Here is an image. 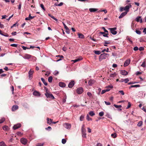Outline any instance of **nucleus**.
<instances>
[{"label": "nucleus", "instance_id": "nucleus-43", "mask_svg": "<svg viewBox=\"0 0 146 146\" xmlns=\"http://www.w3.org/2000/svg\"><path fill=\"white\" fill-rule=\"evenodd\" d=\"M84 118V116L83 115H82L80 117V121H82L83 120Z\"/></svg>", "mask_w": 146, "mask_h": 146}, {"label": "nucleus", "instance_id": "nucleus-36", "mask_svg": "<svg viewBox=\"0 0 146 146\" xmlns=\"http://www.w3.org/2000/svg\"><path fill=\"white\" fill-rule=\"evenodd\" d=\"M126 39L127 40H128L129 41V42H131V43H133V42L131 40V38H130L129 37H127V38H126Z\"/></svg>", "mask_w": 146, "mask_h": 146}, {"label": "nucleus", "instance_id": "nucleus-22", "mask_svg": "<svg viewBox=\"0 0 146 146\" xmlns=\"http://www.w3.org/2000/svg\"><path fill=\"white\" fill-rule=\"evenodd\" d=\"M59 85L61 87H64L66 86L65 83H59Z\"/></svg>", "mask_w": 146, "mask_h": 146}, {"label": "nucleus", "instance_id": "nucleus-39", "mask_svg": "<svg viewBox=\"0 0 146 146\" xmlns=\"http://www.w3.org/2000/svg\"><path fill=\"white\" fill-rule=\"evenodd\" d=\"M106 88L107 89L109 88V89H110V90L112 88H113V86H112V85H110L108 86H107L106 87Z\"/></svg>", "mask_w": 146, "mask_h": 146}, {"label": "nucleus", "instance_id": "nucleus-49", "mask_svg": "<svg viewBox=\"0 0 146 146\" xmlns=\"http://www.w3.org/2000/svg\"><path fill=\"white\" fill-rule=\"evenodd\" d=\"M109 49L108 48H107V50H106V49H104L102 51V52H104L105 51H106L107 52H109Z\"/></svg>", "mask_w": 146, "mask_h": 146}, {"label": "nucleus", "instance_id": "nucleus-59", "mask_svg": "<svg viewBox=\"0 0 146 146\" xmlns=\"http://www.w3.org/2000/svg\"><path fill=\"white\" fill-rule=\"evenodd\" d=\"M102 29H104V32L105 33H108V31L106 30L105 29V28L104 27H102Z\"/></svg>", "mask_w": 146, "mask_h": 146}, {"label": "nucleus", "instance_id": "nucleus-12", "mask_svg": "<svg viewBox=\"0 0 146 146\" xmlns=\"http://www.w3.org/2000/svg\"><path fill=\"white\" fill-rule=\"evenodd\" d=\"M33 95L35 96L38 97L40 96V94L39 92L35 91L33 93Z\"/></svg>", "mask_w": 146, "mask_h": 146}, {"label": "nucleus", "instance_id": "nucleus-25", "mask_svg": "<svg viewBox=\"0 0 146 146\" xmlns=\"http://www.w3.org/2000/svg\"><path fill=\"white\" fill-rule=\"evenodd\" d=\"M78 35L79 38H84V35L82 34L78 33Z\"/></svg>", "mask_w": 146, "mask_h": 146}, {"label": "nucleus", "instance_id": "nucleus-26", "mask_svg": "<svg viewBox=\"0 0 146 146\" xmlns=\"http://www.w3.org/2000/svg\"><path fill=\"white\" fill-rule=\"evenodd\" d=\"M7 145L5 144V143L2 141L0 142V146H6Z\"/></svg>", "mask_w": 146, "mask_h": 146}, {"label": "nucleus", "instance_id": "nucleus-53", "mask_svg": "<svg viewBox=\"0 0 146 146\" xmlns=\"http://www.w3.org/2000/svg\"><path fill=\"white\" fill-rule=\"evenodd\" d=\"M43 143H38L37 145L36 146H43Z\"/></svg>", "mask_w": 146, "mask_h": 146}, {"label": "nucleus", "instance_id": "nucleus-34", "mask_svg": "<svg viewBox=\"0 0 146 146\" xmlns=\"http://www.w3.org/2000/svg\"><path fill=\"white\" fill-rule=\"evenodd\" d=\"M5 120V119L4 117H2L0 120V123H3Z\"/></svg>", "mask_w": 146, "mask_h": 146}, {"label": "nucleus", "instance_id": "nucleus-3", "mask_svg": "<svg viewBox=\"0 0 146 146\" xmlns=\"http://www.w3.org/2000/svg\"><path fill=\"white\" fill-rule=\"evenodd\" d=\"M117 29L116 27H114L113 28H109L108 29L110 30L111 31V33L113 35H115L117 33L116 31H115Z\"/></svg>", "mask_w": 146, "mask_h": 146}, {"label": "nucleus", "instance_id": "nucleus-60", "mask_svg": "<svg viewBox=\"0 0 146 146\" xmlns=\"http://www.w3.org/2000/svg\"><path fill=\"white\" fill-rule=\"evenodd\" d=\"M66 97L65 96L62 102L63 103H64L66 102Z\"/></svg>", "mask_w": 146, "mask_h": 146}, {"label": "nucleus", "instance_id": "nucleus-2", "mask_svg": "<svg viewBox=\"0 0 146 146\" xmlns=\"http://www.w3.org/2000/svg\"><path fill=\"white\" fill-rule=\"evenodd\" d=\"M45 95L47 98L52 99H54V97L53 95L50 93H48V92H46L45 93Z\"/></svg>", "mask_w": 146, "mask_h": 146}, {"label": "nucleus", "instance_id": "nucleus-42", "mask_svg": "<svg viewBox=\"0 0 146 146\" xmlns=\"http://www.w3.org/2000/svg\"><path fill=\"white\" fill-rule=\"evenodd\" d=\"M116 75V73H114L113 74H110V76L111 77H113L115 76Z\"/></svg>", "mask_w": 146, "mask_h": 146}, {"label": "nucleus", "instance_id": "nucleus-18", "mask_svg": "<svg viewBox=\"0 0 146 146\" xmlns=\"http://www.w3.org/2000/svg\"><path fill=\"white\" fill-rule=\"evenodd\" d=\"M121 74L123 75H126L128 74V72L125 70H121Z\"/></svg>", "mask_w": 146, "mask_h": 146}, {"label": "nucleus", "instance_id": "nucleus-50", "mask_svg": "<svg viewBox=\"0 0 146 146\" xmlns=\"http://www.w3.org/2000/svg\"><path fill=\"white\" fill-rule=\"evenodd\" d=\"M131 106V104H130V102H128V105L127 106V107H126V109H128Z\"/></svg>", "mask_w": 146, "mask_h": 146}, {"label": "nucleus", "instance_id": "nucleus-58", "mask_svg": "<svg viewBox=\"0 0 146 146\" xmlns=\"http://www.w3.org/2000/svg\"><path fill=\"white\" fill-rule=\"evenodd\" d=\"M138 48L137 46H135L133 48V50L135 51H136L138 50Z\"/></svg>", "mask_w": 146, "mask_h": 146}, {"label": "nucleus", "instance_id": "nucleus-44", "mask_svg": "<svg viewBox=\"0 0 146 146\" xmlns=\"http://www.w3.org/2000/svg\"><path fill=\"white\" fill-rule=\"evenodd\" d=\"M40 6L41 8L44 10V11H45V8H44V6L43 4H41L40 5Z\"/></svg>", "mask_w": 146, "mask_h": 146}, {"label": "nucleus", "instance_id": "nucleus-9", "mask_svg": "<svg viewBox=\"0 0 146 146\" xmlns=\"http://www.w3.org/2000/svg\"><path fill=\"white\" fill-rule=\"evenodd\" d=\"M82 137L84 138H86V129L81 130Z\"/></svg>", "mask_w": 146, "mask_h": 146}, {"label": "nucleus", "instance_id": "nucleus-21", "mask_svg": "<svg viewBox=\"0 0 146 146\" xmlns=\"http://www.w3.org/2000/svg\"><path fill=\"white\" fill-rule=\"evenodd\" d=\"M110 90V89L108 88L106 89L103 90L101 92L102 94H103L107 92H108Z\"/></svg>", "mask_w": 146, "mask_h": 146}, {"label": "nucleus", "instance_id": "nucleus-63", "mask_svg": "<svg viewBox=\"0 0 146 146\" xmlns=\"http://www.w3.org/2000/svg\"><path fill=\"white\" fill-rule=\"evenodd\" d=\"M66 32L68 34H69L70 33V30L69 29H68H68H66Z\"/></svg>", "mask_w": 146, "mask_h": 146}, {"label": "nucleus", "instance_id": "nucleus-64", "mask_svg": "<svg viewBox=\"0 0 146 146\" xmlns=\"http://www.w3.org/2000/svg\"><path fill=\"white\" fill-rule=\"evenodd\" d=\"M96 146H102V145L101 143H99L97 144Z\"/></svg>", "mask_w": 146, "mask_h": 146}, {"label": "nucleus", "instance_id": "nucleus-61", "mask_svg": "<svg viewBox=\"0 0 146 146\" xmlns=\"http://www.w3.org/2000/svg\"><path fill=\"white\" fill-rule=\"evenodd\" d=\"M4 26L3 25L1 24V23H0V28L1 29H2L4 28Z\"/></svg>", "mask_w": 146, "mask_h": 146}, {"label": "nucleus", "instance_id": "nucleus-13", "mask_svg": "<svg viewBox=\"0 0 146 146\" xmlns=\"http://www.w3.org/2000/svg\"><path fill=\"white\" fill-rule=\"evenodd\" d=\"M130 62V60L129 59H128L126 60L124 63V66L125 67L127 66L129 64Z\"/></svg>", "mask_w": 146, "mask_h": 146}, {"label": "nucleus", "instance_id": "nucleus-7", "mask_svg": "<svg viewBox=\"0 0 146 146\" xmlns=\"http://www.w3.org/2000/svg\"><path fill=\"white\" fill-rule=\"evenodd\" d=\"M131 7V4H129L125 6L124 8V10L125 11V12H127V13L129 11V9Z\"/></svg>", "mask_w": 146, "mask_h": 146}, {"label": "nucleus", "instance_id": "nucleus-33", "mask_svg": "<svg viewBox=\"0 0 146 146\" xmlns=\"http://www.w3.org/2000/svg\"><path fill=\"white\" fill-rule=\"evenodd\" d=\"M111 136L113 138H115L117 137V135L116 133H114L111 134Z\"/></svg>", "mask_w": 146, "mask_h": 146}, {"label": "nucleus", "instance_id": "nucleus-48", "mask_svg": "<svg viewBox=\"0 0 146 146\" xmlns=\"http://www.w3.org/2000/svg\"><path fill=\"white\" fill-rule=\"evenodd\" d=\"M18 45L16 44H11L10 46H12L15 47H17V46Z\"/></svg>", "mask_w": 146, "mask_h": 146}, {"label": "nucleus", "instance_id": "nucleus-46", "mask_svg": "<svg viewBox=\"0 0 146 146\" xmlns=\"http://www.w3.org/2000/svg\"><path fill=\"white\" fill-rule=\"evenodd\" d=\"M59 74V72L58 71H55L53 73V74L55 76Z\"/></svg>", "mask_w": 146, "mask_h": 146}, {"label": "nucleus", "instance_id": "nucleus-14", "mask_svg": "<svg viewBox=\"0 0 146 146\" xmlns=\"http://www.w3.org/2000/svg\"><path fill=\"white\" fill-rule=\"evenodd\" d=\"M19 108V107L17 105H14L12 107L11 110L13 111H14L16 110H17Z\"/></svg>", "mask_w": 146, "mask_h": 146}, {"label": "nucleus", "instance_id": "nucleus-38", "mask_svg": "<svg viewBox=\"0 0 146 146\" xmlns=\"http://www.w3.org/2000/svg\"><path fill=\"white\" fill-rule=\"evenodd\" d=\"M66 141V140L65 139H63L62 140V144H65Z\"/></svg>", "mask_w": 146, "mask_h": 146}, {"label": "nucleus", "instance_id": "nucleus-57", "mask_svg": "<svg viewBox=\"0 0 146 146\" xmlns=\"http://www.w3.org/2000/svg\"><path fill=\"white\" fill-rule=\"evenodd\" d=\"M136 32L137 34L139 35H140L141 33V32L140 31L137 30H136Z\"/></svg>", "mask_w": 146, "mask_h": 146}, {"label": "nucleus", "instance_id": "nucleus-30", "mask_svg": "<svg viewBox=\"0 0 146 146\" xmlns=\"http://www.w3.org/2000/svg\"><path fill=\"white\" fill-rule=\"evenodd\" d=\"M143 122L142 121H140L137 124V125L139 127H141L142 125Z\"/></svg>", "mask_w": 146, "mask_h": 146}, {"label": "nucleus", "instance_id": "nucleus-31", "mask_svg": "<svg viewBox=\"0 0 146 146\" xmlns=\"http://www.w3.org/2000/svg\"><path fill=\"white\" fill-rule=\"evenodd\" d=\"M2 34H1V35L3 36H7V37H8L9 36V35L7 33H1Z\"/></svg>", "mask_w": 146, "mask_h": 146}, {"label": "nucleus", "instance_id": "nucleus-37", "mask_svg": "<svg viewBox=\"0 0 146 146\" xmlns=\"http://www.w3.org/2000/svg\"><path fill=\"white\" fill-rule=\"evenodd\" d=\"M82 58L80 59V58H77V59H76L75 60H73L72 61L74 62H77L80 61V60H82Z\"/></svg>", "mask_w": 146, "mask_h": 146}, {"label": "nucleus", "instance_id": "nucleus-56", "mask_svg": "<svg viewBox=\"0 0 146 146\" xmlns=\"http://www.w3.org/2000/svg\"><path fill=\"white\" fill-rule=\"evenodd\" d=\"M108 34L107 33H105L104 35H103V36L104 37H108Z\"/></svg>", "mask_w": 146, "mask_h": 146}, {"label": "nucleus", "instance_id": "nucleus-62", "mask_svg": "<svg viewBox=\"0 0 146 146\" xmlns=\"http://www.w3.org/2000/svg\"><path fill=\"white\" fill-rule=\"evenodd\" d=\"M22 48L24 50H26L27 49H30V48H27L26 47H25V46H23L22 47Z\"/></svg>", "mask_w": 146, "mask_h": 146}, {"label": "nucleus", "instance_id": "nucleus-27", "mask_svg": "<svg viewBox=\"0 0 146 146\" xmlns=\"http://www.w3.org/2000/svg\"><path fill=\"white\" fill-rule=\"evenodd\" d=\"M89 114L91 116H93L95 114V113H94V112L93 111H90L89 113Z\"/></svg>", "mask_w": 146, "mask_h": 146}, {"label": "nucleus", "instance_id": "nucleus-41", "mask_svg": "<svg viewBox=\"0 0 146 146\" xmlns=\"http://www.w3.org/2000/svg\"><path fill=\"white\" fill-rule=\"evenodd\" d=\"M99 115L100 116H102L104 115V112L103 111L100 112L99 113Z\"/></svg>", "mask_w": 146, "mask_h": 146}, {"label": "nucleus", "instance_id": "nucleus-11", "mask_svg": "<svg viewBox=\"0 0 146 146\" xmlns=\"http://www.w3.org/2000/svg\"><path fill=\"white\" fill-rule=\"evenodd\" d=\"M31 57H33L31 55L27 54H25L23 56V58L26 59H28L30 58Z\"/></svg>", "mask_w": 146, "mask_h": 146}, {"label": "nucleus", "instance_id": "nucleus-55", "mask_svg": "<svg viewBox=\"0 0 146 146\" xmlns=\"http://www.w3.org/2000/svg\"><path fill=\"white\" fill-rule=\"evenodd\" d=\"M139 50L140 51H142L144 50V48L143 47H141L139 48Z\"/></svg>", "mask_w": 146, "mask_h": 146}, {"label": "nucleus", "instance_id": "nucleus-45", "mask_svg": "<svg viewBox=\"0 0 146 146\" xmlns=\"http://www.w3.org/2000/svg\"><path fill=\"white\" fill-rule=\"evenodd\" d=\"M45 129L46 130L50 131L51 130L52 128L50 126H48L47 128H45Z\"/></svg>", "mask_w": 146, "mask_h": 146}, {"label": "nucleus", "instance_id": "nucleus-19", "mask_svg": "<svg viewBox=\"0 0 146 146\" xmlns=\"http://www.w3.org/2000/svg\"><path fill=\"white\" fill-rule=\"evenodd\" d=\"M98 9L95 8H90L89 9V10L90 12H95L98 11Z\"/></svg>", "mask_w": 146, "mask_h": 146}, {"label": "nucleus", "instance_id": "nucleus-1", "mask_svg": "<svg viewBox=\"0 0 146 146\" xmlns=\"http://www.w3.org/2000/svg\"><path fill=\"white\" fill-rule=\"evenodd\" d=\"M109 56V54L104 53L102 54H101L100 56V59L102 60L103 59H106L107 58H108Z\"/></svg>", "mask_w": 146, "mask_h": 146}, {"label": "nucleus", "instance_id": "nucleus-16", "mask_svg": "<svg viewBox=\"0 0 146 146\" xmlns=\"http://www.w3.org/2000/svg\"><path fill=\"white\" fill-rule=\"evenodd\" d=\"M141 18V16L138 17H137L136 18V21L137 22H139L140 21V23H142L143 22L142 19H140Z\"/></svg>", "mask_w": 146, "mask_h": 146}, {"label": "nucleus", "instance_id": "nucleus-51", "mask_svg": "<svg viewBox=\"0 0 146 146\" xmlns=\"http://www.w3.org/2000/svg\"><path fill=\"white\" fill-rule=\"evenodd\" d=\"M119 92L120 93L121 95H123L124 94V93L123 90H120L119 91Z\"/></svg>", "mask_w": 146, "mask_h": 146}, {"label": "nucleus", "instance_id": "nucleus-20", "mask_svg": "<svg viewBox=\"0 0 146 146\" xmlns=\"http://www.w3.org/2000/svg\"><path fill=\"white\" fill-rule=\"evenodd\" d=\"M129 81V79L126 78L125 79H122L120 81L121 82H128Z\"/></svg>", "mask_w": 146, "mask_h": 146}, {"label": "nucleus", "instance_id": "nucleus-23", "mask_svg": "<svg viewBox=\"0 0 146 146\" xmlns=\"http://www.w3.org/2000/svg\"><path fill=\"white\" fill-rule=\"evenodd\" d=\"M74 83H69L68 87L70 88H72L74 85Z\"/></svg>", "mask_w": 146, "mask_h": 146}, {"label": "nucleus", "instance_id": "nucleus-8", "mask_svg": "<svg viewBox=\"0 0 146 146\" xmlns=\"http://www.w3.org/2000/svg\"><path fill=\"white\" fill-rule=\"evenodd\" d=\"M21 126V125L20 123H18L14 125L13 128L15 130L20 127Z\"/></svg>", "mask_w": 146, "mask_h": 146}, {"label": "nucleus", "instance_id": "nucleus-28", "mask_svg": "<svg viewBox=\"0 0 146 146\" xmlns=\"http://www.w3.org/2000/svg\"><path fill=\"white\" fill-rule=\"evenodd\" d=\"M94 53L97 54H100L101 53V52L99 50H94Z\"/></svg>", "mask_w": 146, "mask_h": 146}, {"label": "nucleus", "instance_id": "nucleus-15", "mask_svg": "<svg viewBox=\"0 0 146 146\" xmlns=\"http://www.w3.org/2000/svg\"><path fill=\"white\" fill-rule=\"evenodd\" d=\"M127 12H123L120 15L119 17V19H121L123 18V17L125 16L127 14Z\"/></svg>", "mask_w": 146, "mask_h": 146}, {"label": "nucleus", "instance_id": "nucleus-5", "mask_svg": "<svg viewBox=\"0 0 146 146\" xmlns=\"http://www.w3.org/2000/svg\"><path fill=\"white\" fill-rule=\"evenodd\" d=\"M34 73V71L31 69L29 72V79H31L33 77V75Z\"/></svg>", "mask_w": 146, "mask_h": 146}, {"label": "nucleus", "instance_id": "nucleus-47", "mask_svg": "<svg viewBox=\"0 0 146 146\" xmlns=\"http://www.w3.org/2000/svg\"><path fill=\"white\" fill-rule=\"evenodd\" d=\"M8 127L7 126H4L3 127V129L5 130H7L8 129Z\"/></svg>", "mask_w": 146, "mask_h": 146}, {"label": "nucleus", "instance_id": "nucleus-40", "mask_svg": "<svg viewBox=\"0 0 146 146\" xmlns=\"http://www.w3.org/2000/svg\"><path fill=\"white\" fill-rule=\"evenodd\" d=\"M141 66L143 67H145V61L143 62L142 64L141 65Z\"/></svg>", "mask_w": 146, "mask_h": 146}, {"label": "nucleus", "instance_id": "nucleus-6", "mask_svg": "<svg viewBox=\"0 0 146 146\" xmlns=\"http://www.w3.org/2000/svg\"><path fill=\"white\" fill-rule=\"evenodd\" d=\"M64 127L67 129H70L71 127V125L68 123H65L63 124Z\"/></svg>", "mask_w": 146, "mask_h": 146}, {"label": "nucleus", "instance_id": "nucleus-35", "mask_svg": "<svg viewBox=\"0 0 146 146\" xmlns=\"http://www.w3.org/2000/svg\"><path fill=\"white\" fill-rule=\"evenodd\" d=\"M87 94L88 96L90 98H92V94L90 92H88Z\"/></svg>", "mask_w": 146, "mask_h": 146}, {"label": "nucleus", "instance_id": "nucleus-54", "mask_svg": "<svg viewBox=\"0 0 146 146\" xmlns=\"http://www.w3.org/2000/svg\"><path fill=\"white\" fill-rule=\"evenodd\" d=\"M105 104L107 105H109L111 104L109 102H107L106 101H105L104 102Z\"/></svg>", "mask_w": 146, "mask_h": 146}, {"label": "nucleus", "instance_id": "nucleus-32", "mask_svg": "<svg viewBox=\"0 0 146 146\" xmlns=\"http://www.w3.org/2000/svg\"><path fill=\"white\" fill-rule=\"evenodd\" d=\"M86 119L88 121H91L92 120L91 118L89 117V115L88 114L86 116Z\"/></svg>", "mask_w": 146, "mask_h": 146}, {"label": "nucleus", "instance_id": "nucleus-24", "mask_svg": "<svg viewBox=\"0 0 146 146\" xmlns=\"http://www.w3.org/2000/svg\"><path fill=\"white\" fill-rule=\"evenodd\" d=\"M140 86L139 85V84H136L134 85H131L129 87V88H137L138 87H139Z\"/></svg>", "mask_w": 146, "mask_h": 146}, {"label": "nucleus", "instance_id": "nucleus-29", "mask_svg": "<svg viewBox=\"0 0 146 146\" xmlns=\"http://www.w3.org/2000/svg\"><path fill=\"white\" fill-rule=\"evenodd\" d=\"M53 78L52 76H50L48 77V80L49 82H52Z\"/></svg>", "mask_w": 146, "mask_h": 146}, {"label": "nucleus", "instance_id": "nucleus-10", "mask_svg": "<svg viewBox=\"0 0 146 146\" xmlns=\"http://www.w3.org/2000/svg\"><path fill=\"white\" fill-rule=\"evenodd\" d=\"M21 141L22 144L25 145L27 143V140L25 138H22L21 139Z\"/></svg>", "mask_w": 146, "mask_h": 146}, {"label": "nucleus", "instance_id": "nucleus-17", "mask_svg": "<svg viewBox=\"0 0 146 146\" xmlns=\"http://www.w3.org/2000/svg\"><path fill=\"white\" fill-rule=\"evenodd\" d=\"M46 119L47 123L50 125L52 123V119H49L48 118H47Z\"/></svg>", "mask_w": 146, "mask_h": 146}, {"label": "nucleus", "instance_id": "nucleus-4", "mask_svg": "<svg viewBox=\"0 0 146 146\" xmlns=\"http://www.w3.org/2000/svg\"><path fill=\"white\" fill-rule=\"evenodd\" d=\"M76 92L78 94H82L83 92V89L82 87H79L76 89Z\"/></svg>", "mask_w": 146, "mask_h": 146}, {"label": "nucleus", "instance_id": "nucleus-52", "mask_svg": "<svg viewBox=\"0 0 146 146\" xmlns=\"http://www.w3.org/2000/svg\"><path fill=\"white\" fill-rule=\"evenodd\" d=\"M29 18H30V20L31 19H33V18H34L35 17V16H31V14H29Z\"/></svg>", "mask_w": 146, "mask_h": 146}]
</instances>
